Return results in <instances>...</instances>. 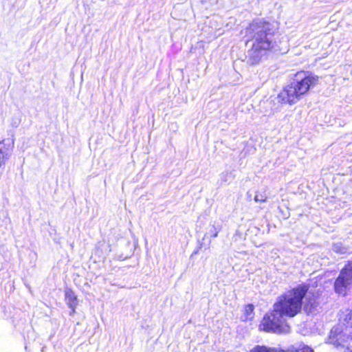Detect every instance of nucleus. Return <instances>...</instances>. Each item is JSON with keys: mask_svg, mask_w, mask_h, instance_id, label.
<instances>
[{"mask_svg": "<svg viewBox=\"0 0 352 352\" xmlns=\"http://www.w3.org/2000/svg\"><path fill=\"white\" fill-rule=\"evenodd\" d=\"M318 82V77L309 72H298L288 85L278 94V102L294 104L298 102L309 90Z\"/></svg>", "mask_w": 352, "mask_h": 352, "instance_id": "nucleus-1", "label": "nucleus"}, {"mask_svg": "<svg viewBox=\"0 0 352 352\" xmlns=\"http://www.w3.org/2000/svg\"><path fill=\"white\" fill-rule=\"evenodd\" d=\"M308 290L306 285H298L287 292L277 298L274 308L279 311L285 317H294L300 312L302 307V300Z\"/></svg>", "mask_w": 352, "mask_h": 352, "instance_id": "nucleus-2", "label": "nucleus"}, {"mask_svg": "<svg viewBox=\"0 0 352 352\" xmlns=\"http://www.w3.org/2000/svg\"><path fill=\"white\" fill-rule=\"evenodd\" d=\"M250 30L253 32V44L256 47H263L268 51L274 45V32L272 25L267 22H256L250 25Z\"/></svg>", "mask_w": 352, "mask_h": 352, "instance_id": "nucleus-3", "label": "nucleus"}, {"mask_svg": "<svg viewBox=\"0 0 352 352\" xmlns=\"http://www.w3.org/2000/svg\"><path fill=\"white\" fill-rule=\"evenodd\" d=\"M260 329L269 332L287 333L290 327L286 322L285 316L273 307L272 311L263 317Z\"/></svg>", "mask_w": 352, "mask_h": 352, "instance_id": "nucleus-4", "label": "nucleus"}, {"mask_svg": "<svg viewBox=\"0 0 352 352\" xmlns=\"http://www.w3.org/2000/svg\"><path fill=\"white\" fill-rule=\"evenodd\" d=\"M352 284V261L348 262L341 270L335 281V290L337 293L345 295L346 289Z\"/></svg>", "mask_w": 352, "mask_h": 352, "instance_id": "nucleus-5", "label": "nucleus"}, {"mask_svg": "<svg viewBox=\"0 0 352 352\" xmlns=\"http://www.w3.org/2000/svg\"><path fill=\"white\" fill-rule=\"evenodd\" d=\"M250 352H314V351L309 346L305 345H300L298 348L292 346L287 351L277 350L275 348L268 347L265 345H256Z\"/></svg>", "mask_w": 352, "mask_h": 352, "instance_id": "nucleus-6", "label": "nucleus"}, {"mask_svg": "<svg viewBox=\"0 0 352 352\" xmlns=\"http://www.w3.org/2000/svg\"><path fill=\"white\" fill-rule=\"evenodd\" d=\"M266 52L267 50H265V47H256L252 44V48L248 50L246 56L248 63L251 65L258 64Z\"/></svg>", "mask_w": 352, "mask_h": 352, "instance_id": "nucleus-7", "label": "nucleus"}, {"mask_svg": "<svg viewBox=\"0 0 352 352\" xmlns=\"http://www.w3.org/2000/svg\"><path fill=\"white\" fill-rule=\"evenodd\" d=\"M12 145L10 143L0 142V167L7 160L12 152Z\"/></svg>", "mask_w": 352, "mask_h": 352, "instance_id": "nucleus-8", "label": "nucleus"}, {"mask_svg": "<svg viewBox=\"0 0 352 352\" xmlns=\"http://www.w3.org/2000/svg\"><path fill=\"white\" fill-rule=\"evenodd\" d=\"M65 296L67 305L72 309L70 311V315H72L75 312L76 308L78 305L77 296L75 295L74 292L70 289H66Z\"/></svg>", "mask_w": 352, "mask_h": 352, "instance_id": "nucleus-9", "label": "nucleus"}, {"mask_svg": "<svg viewBox=\"0 0 352 352\" xmlns=\"http://www.w3.org/2000/svg\"><path fill=\"white\" fill-rule=\"evenodd\" d=\"M336 330L332 329L329 337V342L336 346H342L344 341V336L341 333L336 334Z\"/></svg>", "mask_w": 352, "mask_h": 352, "instance_id": "nucleus-10", "label": "nucleus"}, {"mask_svg": "<svg viewBox=\"0 0 352 352\" xmlns=\"http://www.w3.org/2000/svg\"><path fill=\"white\" fill-rule=\"evenodd\" d=\"M316 307V298L314 296H309L307 295L305 297V304L304 309L307 313H311Z\"/></svg>", "mask_w": 352, "mask_h": 352, "instance_id": "nucleus-11", "label": "nucleus"}, {"mask_svg": "<svg viewBox=\"0 0 352 352\" xmlns=\"http://www.w3.org/2000/svg\"><path fill=\"white\" fill-rule=\"evenodd\" d=\"M333 250L339 254H344L347 252V248H345L342 243H336L333 245Z\"/></svg>", "mask_w": 352, "mask_h": 352, "instance_id": "nucleus-12", "label": "nucleus"}, {"mask_svg": "<svg viewBox=\"0 0 352 352\" xmlns=\"http://www.w3.org/2000/svg\"><path fill=\"white\" fill-rule=\"evenodd\" d=\"M343 320L348 327H352V310H346L344 314Z\"/></svg>", "mask_w": 352, "mask_h": 352, "instance_id": "nucleus-13", "label": "nucleus"}, {"mask_svg": "<svg viewBox=\"0 0 352 352\" xmlns=\"http://www.w3.org/2000/svg\"><path fill=\"white\" fill-rule=\"evenodd\" d=\"M254 200L256 202H265L267 200V196L265 194L256 192L254 197Z\"/></svg>", "mask_w": 352, "mask_h": 352, "instance_id": "nucleus-14", "label": "nucleus"}, {"mask_svg": "<svg viewBox=\"0 0 352 352\" xmlns=\"http://www.w3.org/2000/svg\"><path fill=\"white\" fill-rule=\"evenodd\" d=\"M221 230V226L218 225L217 226H215L213 225L212 230H211V236L213 238H216L218 236L219 232Z\"/></svg>", "mask_w": 352, "mask_h": 352, "instance_id": "nucleus-15", "label": "nucleus"}, {"mask_svg": "<svg viewBox=\"0 0 352 352\" xmlns=\"http://www.w3.org/2000/svg\"><path fill=\"white\" fill-rule=\"evenodd\" d=\"M253 305H248L245 307V312L247 313V318H252V316H250L251 314H252L253 313Z\"/></svg>", "mask_w": 352, "mask_h": 352, "instance_id": "nucleus-16", "label": "nucleus"}, {"mask_svg": "<svg viewBox=\"0 0 352 352\" xmlns=\"http://www.w3.org/2000/svg\"><path fill=\"white\" fill-rule=\"evenodd\" d=\"M343 349H344L343 352H352V346H346V347L343 346Z\"/></svg>", "mask_w": 352, "mask_h": 352, "instance_id": "nucleus-17", "label": "nucleus"}, {"mask_svg": "<svg viewBox=\"0 0 352 352\" xmlns=\"http://www.w3.org/2000/svg\"><path fill=\"white\" fill-rule=\"evenodd\" d=\"M351 342H352V336H351Z\"/></svg>", "mask_w": 352, "mask_h": 352, "instance_id": "nucleus-18", "label": "nucleus"}]
</instances>
